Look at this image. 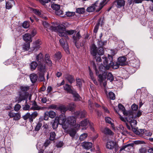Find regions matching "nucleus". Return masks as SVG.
Here are the masks:
<instances>
[{"mask_svg":"<svg viewBox=\"0 0 153 153\" xmlns=\"http://www.w3.org/2000/svg\"><path fill=\"white\" fill-rule=\"evenodd\" d=\"M134 143H131L127 144L126 145H125L123 146L120 149V151H122L123 150L125 149H126L127 148V149L126 150V151H129L131 150V149L133 148V147L134 146Z\"/></svg>","mask_w":153,"mask_h":153,"instance_id":"21","label":"nucleus"},{"mask_svg":"<svg viewBox=\"0 0 153 153\" xmlns=\"http://www.w3.org/2000/svg\"><path fill=\"white\" fill-rule=\"evenodd\" d=\"M22 26L25 28H27L29 26V23L25 21L23 23Z\"/></svg>","mask_w":153,"mask_h":153,"instance_id":"57","label":"nucleus"},{"mask_svg":"<svg viewBox=\"0 0 153 153\" xmlns=\"http://www.w3.org/2000/svg\"><path fill=\"white\" fill-rule=\"evenodd\" d=\"M82 146L84 149H88L92 147V143L91 142H84L82 143Z\"/></svg>","mask_w":153,"mask_h":153,"instance_id":"26","label":"nucleus"},{"mask_svg":"<svg viewBox=\"0 0 153 153\" xmlns=\"http://www.w3.org/2000/svg\"><path fill=\"white\" fill-rule=\"evenodd\" d=\"M62 57L61 53L60 52H57L55 55V58L56 60H59Z\"/></svg>","mask_w":153,"mask_h":153,"instance_id":"53","label":"nucleus"},{"mask_svg":"<svg viewBox=\"0 0 153 153\" xmlns=\"http://www.w3.org/2000/svg\"><path fill=\"white\" fill-rule=\"evenodd\" d=\"M38 66V65L36 61L32 62L30 64V68L31 70H34Z\"/></svg>","mask_w":153,"mask_h":153,"instance_id":"34","label":"nucleus"},{"mask_svg":"<svg viewBox=\"0 0 153 153\" xmlns=\"http://www.w3.org/2000/svg\"><path fill=\"white\" fill-rule=\"evenodd\" d=\"M118 108L119 110L122 111H123V112H126L125 111V108L124 106L123 105L121 104L120 103L118 105Z\"/></svg>","mask_w":153,"mask_h":153,"instance_id":"50","label":"nucleus"},{"mask_svg":"<svg viewBox=\"0 0 153 153\" xmlns=\"http://www.w3.org/2000/svg\"><path fill=\"white\" fill-rule=\"evenodd\" d=\"M48 108L51 109H56L60 111H63L62 110L65 111H67L68 109V107L65 105H60L58 107L56 105L54 104L50 105L49 106Z\"/></svg>","mask_w":153,"mask_h":153,"instance_id":"9","label":"nucleus"},{"mask_svg":"<svg viewBox=\"0 0 153 153\" xmlns=\"http://www.w3.org/2000/svg\"><path fill=\"white\" fill-rule=\"evenodd\" d=\"M76 130L74 128H69L67 131V133L72 137V139H74L76 135Z\"/></svg>","mask_w":153,"mask_h":153,"instance_id":"15","label":"nucleus"},{"mask_svg":"<svg viewBox=\"0 0 153 153\" xmlns=\"http://www.w3.org/2000/svg\"><path fill=\"white\" fill-rule=\"evenodd\" d=\"M31 81L33 83H35L38 79V76L37 74H30V76Z\"/></svg>","mask_w":153,"mask_h":153,"instance_id":"30","label":"nucleus"},{"mask_svg":"<svg viewBox=\"0 0 153 153\" xmlns=\"http://www.w3.org/2000/svg\"><path fill=\"white\" fill-rule=\"evenodd\" d=\"M73 42L74 43L75 46L77 48H80L79 45L78 44L77 42L78 41H77L76 38L75 36H73Z\"/></svg>","mask_w":153,"mask_h":153,"instance_id":"49","label":"nucleus"},{"mask_svg":"<svg viewBox=\"0 0 153 153\" xmlns=\"http://www.w3.org/2000/svg\"><path fill=\"white\" fill-rule=\"evenodd\" d=\"M134 126L131 127L132 131L136 134L137 135H141L144 133V130L139 129L138 128H134Z\"/></svg>","mask_w":153,"mask_h":153,"instance_id":"22","label":"nucleus"},{"mask_svg":"<svg viewBox=\"0 0 153 153\" xmlns=\"http://www.w3.org/2000/svg\"><path fill=\"white\" fill-rule=\"evenodd\" d=\"M97 2L95 3L94 4L88 7L86 9V11L88 12H91L94 11L95 10H96V12H98L97 10H98L99 8L100 7V5L99 6L97 5Z\"/></svg>","mask_w":153,"mask_h":153,"instance_id":"16","label":"nucleus"},{"mask_svg":"<svg viewBox=\"0 0 153 153\" xmlns=\"http://www.w3.org/2000/svg\"><path fill=\"white\" fill-rule=\"evenodd\" d=\"M102 58L103 59V65H101L99 66V71L97 69L96 65L94 64H93V68L95 71L96 74H99V81L100 82H102L106 79L107 74L106 70H109L111 67L114 69H117L120 65L118 62L115 63L113 62V58L111 56L108 55V58L104 56Z\"/></svg>","mask_w":153,"mask_h":153,"instance_id":"1","label":"nucleus"},{"mask_svg":"<svg viewBox=\"0 0 153 153\" xmlns=\"http://www.w3.org/2000/svg\"><path fill=\"white\" fill-rule=\"evenodd\" d=\"M42 24L44 26V27H45V28L48 29H49L54 31L55 32H57V31H55L53 30H52L51 29V27H54V26H50V25L46 22V21H44L42 22Z\"/></svg>","mask_w":153,"mask_h":153,"instance_id":"35","label":"nucleus"},{"mask_svg":"<svg viewBox=\"0 0 153 153\" xmlns=\"http://www.w3.org/2000/svg\"><path fill=\"white\" fill-rule=\"evenodd\" d=\"M14 3V1L13 0L11 1L10 2H6V9H9L11 8L13 6V4Z\"/></svg>","mask_w":153,"mask_h":153,"instance_id":"36","label":"nucleus"},{"mask_svg":"<svg viewBox=\"0 0 153 153\" xmlns=\"http://www.w3.org/2000/svg\"><path fill=\"white\" fill-rule=\"evenodd\" d=\"M88 134L86 133H84L81 134L79 137V140L81 141L84 140L87 137Z\"/></svg>","mask_w":153,"mask_h":153,"instance_id":"43","label":"nucleus"},{"mask_svg":"<svg viewBox=\"0 0 153 153\" xmlns=\"http://www.w3.org/2000/svg\"><path fill=\"white\" fill-rule=\"evenodd\" d=\"M64 90L67 93H69L73 96H79L76 90L72 88V86L68 84H65L63 86Z\"/></svg>","mask_w":153,"mask_h":153,"instance_id":"7","label":"nucleus"},{"mask_svg":"<svg viewBox=\"0 0 153 153\" xmlns=\"http://www.w3.org/2000/svg\"><path fill=\"white\" fill-rule=\"evenodd\" d=\"M51 7L53 10L56 11L57 10H59L60 5L56 4H53L51 5Z\"/></svg>","mask_w":153,"mask_h":153,"instance_id":"41","label":"nucleus"},{"mask_svg":"<svg viewBox=\"0 0 153 153\" xmlns=\"http://www.w3.org/2000/svg\"><path fill=\"white\" fill-rule=\"evenodd\" d=\"M107 0H103L100 3V7L99 8V9L97 10V11H99L103 7L104 5L106 3L105 2Z\"/></svg>","mask_w":153,"mask_h":153,"instance_id":"51","label":"nucleus"},{"mask_svg":"<svg viewBox=\"0 0 153 153\" xmlns=\"http://www.w3.org/2000/svg\"><path fill=\"white\" fill-rule=\"evenodd\" d=\"M146 90L145 88H144L142 90L140 89H138L136 91V95H137L143 96L144 95H147V94L146 93Z\"/></svg>","mask_w":153,"mask_h":153,"instance_id":"27","label":"nucleus"},{"mask_svg":"<svg viewBox=\"0 0 153 153\" xmlns=\"http://www.w3.org/2000/svg\"><path fill=\"white\" fill-rule=\"evenodd\" d=\"M88 69L89 71V75L91 79L93 81V82L95 81L96 80L94 77L93 73L89 67H88Z\"/></svg>","mask_w":153,"mask_h":153,"instance_id":"44","label":"nucleus"},{"mask_svg":"<svg viewBox=\"0 0 153 153\" xmlns=\"http://www.w3.org/2000/svg\"><path fill=\"white\" fill-rule=\"evenodd\" d=\"M56 134L55 132H51L50 133L49 140L51 141H53L55 140Z\"/></svg>","mask_w":153,"mask_h":153,"instance_id":"40","label":"nucleus"},{"mask_svg":"<svg viewBox=\"0 0 153 153\" xmlns=\"http://www.w3.org/2000/svg\"><path fill=\"white\" fill-rule=\"evenodd\" d=\"M75 14V12H67L66 13V15L68 17H71L74 16Z\"/></svg>","mask_w":153,"mask_h":153,"instance_id":"58","label":"nucleus"},{"mask_svg":"<svg viewBox=\"0 0 153 153\" xmlns=\"http://www.w3.org/2000/svg\"><path fill=\"white\" fill-rule=\"evenodd\" d=\"M32 10L33 13H35L37 15H38L39 16H41V13L40 12L39 10H37L36 9H32Z\"/></svg>","mask_w":153,"mask_h":153,"instance_id":"59","label":"nucleus"},{"mask_svg":"<svg viewBox=\"0 0 153 153\" xmlns=\"http://www.w3.org/2000/svg\"><path fill=\"white\" fill-rule=\"evenodd\" d=\"M89 125H90L89 120L87 119H86L81 121L80 123V124H77L76 125L75 127L78 129L80 126L84 127V128H82V129L85 130L87 127L86 126Z\"/></svg>","mask_w":153,"mask_h":153,"instance_id":"10","label":"nucleus"},{"mask_svg":"<svg viewBox=\"0 0 153 153\" xmlns=\"http://www.w3.org/2000/svg\"><path fill=\"white\" fill-rule=\"evenodd\" d=\"M85 9L84 7H80L76 8V12L80 14L83 13L85 12Z\"/></svg>","mask_w":153,"mask_h":153,"instance_id":"37","label":"nucleus"},{"mask_svg":"<svg viewBox=\"0 0 153 153\" xmlns=\"http://www.w3.org/2000/svg\"><path fill=\"white\" fill-rule=\"evenodd\" d=\"M98 42V44L100 47H102V46L105 45L107 43L106 41H102L100 40Z\"/></svg>","mask_w":153,"mask_h":153,"instance_id":"56","label":"nucleus"},{"mask_svg":"<svg viewBox=\"0 0 153 153\" xmlns=\"http://www.w3.org/2000/svg\"><path fill=\"white\" fill-rule=\"evenodd\" d=\"M107 79L108 80H109L111 82L114 80V76L111 73H109L108 74Z\"/></svg>","mask_w":153,"mask_h":153,"instance_id":"47","label":"nucleus"},{"mask_svg":"<svg viewBox=\"0 0 153 153\" xmlns=\"http://www.w3.org/2000/svg\"><path fill=\"white\" fill-rule=\"evenodd\" d=\"M106 147L107 149H114V150L116 152L118 149L117 144L114 141H109L106 144Z\"/></svg>","mask_w":153,"mask_h":153,"instance_id":"8","label":"nucleus"},{"mask_svg":"<svg viewBox=\"0 0 153 153\" xmlns=\"http://www.w3.org/2000/svg\"><path fill=\"white\" fill-rule=\"evenodd\" d=\"M76 85L78 86L79 88L82 86V84L81 80L79 79H76Z\"/></svg>","mask_w":153,"mask_h":153,"instance_id":"60","label":"nucleus"},{"mask_svg":"<svg viewBox=\"0 0 153 153\" xmlns=\"http://www.w3.org/2000/svg\"><path fill=\"white\" fill-rule=\"evenodd\" d=\"M51 29L55 31H57V32H59V36L64 37L67 39H69L67 34L72 35L75 32V30H66L65 28L63 25H59L57 26V27H51Z\"/></svg>","mask_w":153,"mask_h":153,"instance_id":"3","label":"nucleus"},{"mask_svg":"<svg viewBox=\"0 0 153 153\" xmlns=\"http://www.w3.org/2000/svg\"><path fill=\"white\" fill-rule=\"evenodd\" d=\"M45 61L48 65L49 66H51L52 65V61L50 59V57L49 54H46L45 55Z\"/></svg>","mask_w":153,"mask_h":153,"instance_id":"25","label":"nucleus"},{"mask_svg":"<svg viewBox=\"0 0 153 153\" xmlns=\"http://www.w3.org/2000/svg\"><path fill=\"white\" fill-rule=\"evenodd\" d=\"M105 119L106 123L111 124V125H113V124H112V123L111 121V119L110 117H105Z\"/></svg>","mask_w":153,"mask_h":153,"instance_id":"62","label":"nucleus"},{"mask_svg":"<svg viewBox=\"0 0 153 153\" xmlns=\"http://www.w3.org/2000/svg\"><path fill=\"white\" fill-rule=\"evenodd\" d=\"M37 69L39 71V74H45L46 71L45 66L42 63L38 64Z\"/></svg>","mask_w":153,"mask_h":153,"instance_id":"17","label":"nucleus"},{"mask_svg":"<svg viewBox=\"0 0 153 153\" xmlns=\"http://www.w3.org/2000/svg\"><path fill=\"white\" fill-rule=\"evenodd\" d=\"M30 47V44L29 42L26 43L23 45V50L25 51H27L29 50Z\"/></svg>","mask_w":153,"mask_h":153,"instance_id":"46","label":"nucleus"},{"mask_svg":"<svg viewBox=\"0 0 153 153\" xmlns=\"http://www.w3.org/2000/svg\"><path fill=\"white\" fill-rule=\"evenodd\" d=\"M125 1L124 0H116L114 2V4L117 8H120L125 5Z\"/></svg>","mask_w":153,"mask_h":153,"instance_id":"19","label":"nucleus"},{"mask_svg":"<svg viewBox=\"0 0 153 153\" xmlns=\"http://www.w3.org/2000/svg\"><path fill=\"white\" fill-rule=\"evenodd\" d=\"M21 108V105L19 104H17L15 105L14 107V110L15 111H18L20 110Z\"/></svg>","mask_w":153,"mask_h":153,"instance_id":"61","label":"nucleus"},{"mask_svg":"<svg viewBox=\"0 0 153 153\" xmlns=\"http://www.w3.org/2000/svg\"><path fill=\"white\" fill-rule=\"evenodd\" d=\"M41 44V42L39 40L36 41L34 43V46L33 48H31V49L32 51L34 50L35 49L38 48L39 47V46ZM37 50V49L36 50Z\"/></svg>","mask_w":153,"mask_h":153,"instance_id":"31","label":"nucleus"},{"mask_svg":"<svg viewBox=\"0 0 153 153\" xmlns=\"http://www.w3.org/2000/svg\"><path fill=\"white\" fill-rule=\"evenodd\" d=\"M118 59V63L120 65L123 66L126 64V57H120Z\"/></svg>","mask_w":153,"mask_h":153,"instance_id":"24","label":"nucleus"},{"mask_svg":"<svg viewBox=\"0 0 153 153\" xmlns=\"http://www.w3.org/2000/svg\"><path fill=\"white\" fill-rule=\"evenodd\" d=\"M21 91L19 92V96H29V94L26 95L27 91L29 90L30 87L22 86L20 87Z\"/></svg>","mask_w":153,"mask_h":153,"instance_id":"13","label":"nucleus"},{"mask_svg":"<svg viewBox=\"0 0 153 153\" xmlns=\"http://www.w3.org/2000/svg\"><path fill=\"white\" fill-rule=\"evenodd\" d=\"M27 100H26L25 102L26 104L25 105H22V109L23 110L27 111L31 110L30 105L27 104Z\"/></svg>","mask_w":153,"mask_h":153,"instance_id":"39","label":"nucleus"},{"mask_svg":"<svg viewBox=\"0 0 153 153\" xmlns=\"http://www.w3.org/2000/svg\"><path fill=\"white\" fill-rule=\"evenodd\" d=\"M8 115L10 118H13V120H18L21 118V115L20 113H14L12 111L9 112Z\"/></svg>","mask_w":153,"mask_h":153,"instance_id":"12","label":"nucleus"},{"mask_svg":"<svg viewBox=\"0 0 153 153\" xmlns=\"http://www.w3.org/2000/svg\"><path fill=\"white\" fill-rule=\"evenodd\" d=\"M68 39L65 38V39L63 38H62L59 40V42L64 49L65 51L67 53H69V51L68 50V45L67 40Z\"/></svg>","mask_w":153,"mask_h":153,"instance_id":"11","label":"nucleus"},{"mask_svg":"<svg viewBox=\"0 0 153 153\" xmlns=\"http://www.w3.org/2000/svg\"><path fill=\"white\" fill-rule=\"evenodd\" d=\"M58 124H59V123L57 121V120L55 119L52 125L53 129H55L57 127Z\"/></svg>","mask_w":153,"mask_h":153,"instance_id":"48","label":"nucleus"},{"mask_svg":"<svg viewBox=\"0 0 153 153\" xmlns=\"http://www.w3.org/2000/svg\"><path fill=\"white\" fill-rule=\"evenodd\" d=\"M65 77L71 84L75 81L74 76L71 75L67 74L65 75Z\"/></svg>","mask_w":153,"mask_h":153,"instance_id":"23","label":"nucleus"},{"mask_svg":"<svg viewBox=\"0 0 153 153\" xmlns=\"http://www.w3.org/2000/svg\"><path fill=\"white\" fill-rule=\"evenodd\" d=\"M45 74H39V80L41 82H44L45 81Z\"/></svg>","mask_w":153,"mask_h":153,"instance_id":"42","label":"nucleus"},{"mask_svg":"<svg viewBox=\"0 0 153 153\" xmlns=\"http://www.w3.org/2000/svg\"><path fill=\"white\" fill-rule=\"evenodd\" d=\"M147 152V150L145 147H141L139 149L138 153H145Z\"/></svg>","mask_w":153,"mask_h":153,"instance_id":"55","label":"nucleus"},{"mask_svg":"<svg viewBox=\"0 0 153 153\" xmlns=\"http://www.w3.org/2000/svg\"><path fill=\"white\" fill-rule=\"evenodd\" d=\"M67 111H60L62 114L59 117H56L55 119L59 123V124L63 126L65 124L66 119L65 116V113Z\"/></svg>","mask_w":153,"mask_h":153,"instance_id":"6","label":"nucleus"},{"mask_svg":"<svg viewBox=\"0 0 153 153\" xmlns=\"http://www.w3.org/2000/svg\"><path fill=\"white\" fill-rule=\"evenodd\" d=\"M39 113L37 111H34L31 114L30 113L27 112L22 117L23 119L26 120H28L29 121L32 123L33 120L38 115Z\"/></svg>","mask_w":153,"mask_h":153,"instance_id":"5","label":"nucleus"},{"mask_svg":"<svg viewBox=\"0 0 153 153\" xmlns=\"http://www.w3.org/2000/svg\"><path fill=\"white\" fill-rule=\"evenodd\" d=\"M46 113L48 114L49 117L51 118H53L56 116V113L53 111H51L49 112H46Z\"/></svg>","mask_w":153,"mask_h":153,"instance_id":"38","label":"nucleus"},{"mask_svg":"<svg viewBox=\"0 0 153 153\" xmlns=\"http://www.w3.org/2000/svg\"><path fill=\"white\" fill-rule=\"evenodd\" d=\"M23 39L25 41L30 42L32 41L31 36L30 34L27 33L23 36Z\"/></svg>","mask_w":153,"mask_h":153,"instance_id":"28","label":"nucleus"},{"mask_svg":"<svg viewBox=\"0 0 153 153\" xmlns=\"http://www.w3.org/2000/svg\"><path fill=\"white\" fill-rule=\"evenodd\" d=\"M123 114L126 116L125 118L121 116H120V119L123 121L126 122V121L128 122L131 127L135 126L137 124V122L136 120H134L133 117V113L132 112H123Z\"/></svg>","mask_w":153,"mask_h":153,"instance_id":"4","label":"nucleus"},{"mask_svg":"<svg viewBox=\"0 0 153 153\" xmlns=\"http://www.w3.org/2000/svg\"><path fill=\"white\" fill-rule=\"evenodd\" d=\"M32 106L30 108V109L33 110H39L41 109L40 106H38L35 101H33L32 104Z\"/></svg>","mask_w":153,"mask_h":153,"instance_id":"29","label":"nucleus"},{"mask_svg":"<svg viewBox=\"0 0 153 153\" xmlns=\"http://www.w3.org/2000/svg\"><path fill=\"white\" fill-rule=\"evenodd\" d=\"M102 132L105 134L112 135L113 132L109 128H105L102 130Z\"/></svg>","mask_w":153,"mask_h":153,"instance_id":"32","label":"nucleus"},{"mask_svg":"<svg viewBox=\"0 0 153 153\" xmlns=\"http://www.w3.org/2000/svg\"><path fill=\"white\" fill-rule=\"evenodd\" d=\"M90 53L93 56L97 62H100L102 59L100 56L104 54L103 48L102 47L97 48L96 45L94 44H92L90 47Z\"/></svg>","mask_w":153,"mask_h":153,"instance_id":"2","label":"nucleus"},{"mask_svg":"<svg viewBox=\"0 0 153 153\" xmlns=\"http://www.w3.org/2000/svg\"><path fill=\"white\" fill-rule=\"evenodd\" d=\"M88 107L90 110L91 111H92L93 110V103H91V101L90 100H89L88 101Z\"/></svg>","mask_w":153,"mask_h":153,"instance_id":"54","label":"nucleus"},{"mask_svg":"<svg viewBox=\"0 0 153 153\" xmlns=\"http://www.w3.org/2000/svg\"><path fill=\"white\" fill-rule=\"evenodd\" d=\"M36 59L38 62V64L42 63L44 61V56L43 54L40 53L39 54L36 55Z\"/></svg>","mask_w":153,"mask_h":153,"instance_id":"18","label":"nucleus"},{"mask_svg":"<svg viewBox=\"0 0 153 153\" xmlns=\"http://www.w3.org/2000/svg\"><path fill=\"white\" fill-rule=\"evenodd\" d=\"M55 13L57 15L61 16L63 14V12L61 10H59L56 11Z\"/></svg>","mask_w":153,"mask_h":153,"instance_id":"63","label":"nucleus"},{"mask_svg":"<svg viewBox=\"0 0 153 153\" xmlns=\"http://www.w3.org/2000/svg\"><path fill=\"white\" fill-rule=\"evenodd\" d=\"M27 96H19V97H17L16 98V101L18 103L20 102L23 100H27Z\"/></svg>","mask_w":153,"mask_h":153,"instance_id":"33","label":"nucleus"},{"mask_svg":"<svg viewBox=\"0 0 153 153\" xmlns=\"http://www.w3.org/2000/svg\"><path fill=\"white\" fill-rule=\"evenodd\" d=\"M133 64L132 66L135 68H138L139 66V61L138 60H135L134 61V63H132Z\"/></svg>","mask_w":153,"mask_h":153,"instance_id":"52","label":"nucleus"},{"mask_svg":"<svg viewBox=\"0 0 153 153\" xmlns=\"http://www.w3.org/2000/svg\"><path fill=\"white\" fill-rule=\"evenodd\" d=\"M63 143L62 141H59L57 143L56 146L58 148L61 147L63 145Z\"/></svg>","mask_w":153,"mask_h":153,"instance_id":"64","label":"nucleus"},{"mask_svg":"<svg viewBox=\"0 0 153 153\" xmlns=\"http://www.w3.org/2000/svg\"><path fill=\"white\" fill-rule=\"evenodd\" d=\"M86 114V112L85 110L79 111L75 112L74 116L76 118H82L85 117Z\"/></svg>","mask_w":153,"mask_h":153,"instance_id":"14","label":"nucleus"},{"mask_svg":"<svg viewBox=\"0 0 153 153\" xmlns=\"http://www.w3.org/2000/svg\"><path fill=\"white\" fill-rule=\"evenodd\" d=\"M42 125V124L40 122H39L36 126L35 128V130L36 131H38L41 128Z\"/></svg>","mask_w":153,"mask_h":153,"instance_id":"45","label":"nucleus"},{"mask_svg":"<svg viewBox=\"0 0 153 153\" xmlns=\"http://www.w3.org/2000/svg\"><path fill=\"white\" fill-rule=\"evenodd\" d=\"M76 119L74 116H70L68 118L67 122L69 125H73L76 122Z\"/></svg>","mask_w":153,"mask_h":153,"instance_id":"20","label":"nucleus"}]
</instances>
